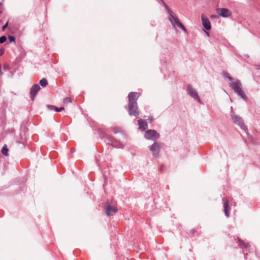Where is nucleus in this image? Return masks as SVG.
I'll use <instances>...</instances> for the list:
<instances>
[{
	"mask_svg": "<svg viewBox=\"0 0 260 260\" xmlns=\"http://www.w3.org/2000/svg\"><path fill=\"white\" fill-rule=\"evenodd\" d=\"M159 171L162 172V166H161L160 169H159Z\"/></svg>",
	"mask_w": 260,
	"mask_h": 260,
	"instance_id": "nucleus-38",
	"label": "nucleus"
},
{
	"mask_svg": "<svg viewBox=\"0 0 260 260\" xmlns=\"http://www.w3.org/2000/svg\"><path fill=\"white\" fill-rule=\"evenodd\" d=\"M4 53V50H3V49L0 50V56H2V55H3Z\"/></svg>",
	"mask_w": 260,
	"mask_h": 260,
	"instance_id": "nucleus-31",
	"label": "nucleus"
},
{
	"mask_svg": "<svg viewBox=\"0 0 260 260\" xmlns=\"http://www.w3.org/2000/svg\"><path fill=\"white\" fill-rule=\"evenodd\" d=\"M162 5L164 6V7L165 8V9L167 10V11L170 15V16H172V15H173V12L169 8V7L167 5V4L165 2H162Z\"/></svg>",
	"mask_w": 260,
	"mask_h": 260,
	"instance_id": "nucleus-23",
	"label": "nucleus"
},
{
	"mask_svg": "<svg viewBox=\"0 0 260 260\" xmlns=\"http://www.w3.org/2000/svg\"><path fill=\"white\" fill-rule=\"evenodd\" d=\"M64 109V107H60V108H58V107H55L54 110L57 112H60L62 110H63Z\"/></svg>",
	"mask_w": 260,
	"mask_h": 260,
	"instance_id": "nucleus-27",
	"label": "nucleus"
},
{
	"mask_svg": "<svg viewBox=\"0 0 260 260\" xmlns=\"http://www.w3.org/2000/svg\"><path fill=\"white\" fill-rule=\"evenodd\" d=\"M108 142L107 143L112 146L118 148H122L124 145L118 140L114 138L111 135H107L106 136Z\"/></svg>",
	"mask_w": 260,
	"mask_h": 260,
	"instance_id": "nucleus-6",
	"label": "nucleus"
},
{
	"mask_svg": "<svg viewBox=\"0 0 260 260\" xmlns=\"http://www.w3.org/2000/svg\"><path fill=\"white\" fill-rule=\"evenodd\" d=\"M228 79L230 81H231L233 80V78L232 77H231V76H228Z\"/></svg>",
	"mask_w": 260,
	"mask_h": 260,
	"instance_id": "nucleus-32",
	"label": "nucleus"
},
{
	"mask_svg": "<svg viewBox=\"0 0 260 260\" xmlns=\"http://www.w3.org/2000/svg\"><path fill=\"white\" fill-rule=\"evenodd\" d=\"M7 40V37L5 36H3L0 37V43H4Z\"/></svg>",
	"mask_w": 260,
	"mask_h": 260,
	"instance_id": "nucleus-26",
	"label": "nucleus"
},
{
	"mask_svg": "<svg viewBox=\"0 0 260 260\" xmlns=\"http://www.w3.org/2000/svg\"><path fill=\"white\" fill-rule=\"evenodd\" d=\"M138 123L139 126V128L141 131H146V130L148 128V124L146 120H143L142 119H140L138 120Z\"/></svg>",
	"mask_w": 260,
	"mask_h": 260,
	"instance_id": "nucleus-16",
	"label": "nucleus"
},
{
	"mask_svg": "<svg viewBox=\"0 0 260 260\" xmlns=\"http://www.w3.org/2000/svg\"><path fill=\"white\" fill-rule=\"evenodd\" d=\"M40 90L39 85L35 84L32 86L30 91V97L31 100L34 101L37 92Z\"/></svg>",
	"mask_w": 260,
	"mask_h": 260,
	"instance_id": "nucleus-14",
	"label": "nucleus"
},
{
	"mask_svg": "<svg viewBox=\"0 0 260 260\" xmlns=\"http://www.w3.org/2000/svg\"><path fill=\"white\" fill-rule=\"evenodd\" d=\"M8 39L10 42H14L15 43H16L15 42V38L14 36H9L8 37Z\"/></svg>",
	"mask_w": 260,
	"mask_h": 260,
	"instance_id": "nucleus-25",
	"label": "nucleus"
},
{
	"mask_svg": "<svg viewBox=\"0 0 260 260\" xmlns=\"http://www.w3.org/2000/svg\"><path fill=\"white\" fill-rule=\"evenodd\" d=\"M206 33L207 35V36H209V32L206 31Z\"/></svg>",
	"mask_w": 260,
	"mask_h": 260,
	"instance_id": "nucleus-39",
	"label": "nucleus"
},
{
	"mask_svg": "<svg viewBox=\"0 0 260 260\" xmlns=\"http://www.w3.org/2000/svg\"><path fill=\"white\" fill-rule=\"evenodd\" d=\"M75 148H72L71 149V153H73L74 152H75Z\"/></svg>",
	"mask_w": 260,
	"mask_h": 260,
	"instance_id": "nucleus-36",
	"label": "nucleus"
},
{
	"mask_svg": "<svg viewBox=\"0 0 260 260\" xmlns=\"http://www.w3.org/2000/svg\"><path fill=\"white\" fill-rule=\"evenodd\" d=\"M196 232V230L194 228L190 230V233L191 234H193Z\"/></svg>",
	"mask_w": 260,
	"mask_h": 260,
	"instance_id": "nucleus-30",
	"label": "nucleus"
},
{
	"mask_svg": "<svg viewBox=\"0 0 260 260\" xmlns=\"http://www.w3.org/2000/svg\"><path fill=\"white\" fill-rule=\"evenodd\" d=\"M231 113L232 119L233 120L234 123L239 125L241 129L244 131L247 130V128L244 123L242 118L238 115H235L232 111Z\"/></svg>",
	"mask_w": 260,
	"mask_h": 260,
	"instance_id": "nucleus-7",
	"label": "nucleus"
},
{
	"mask_svg": "<svg viewBox=\"0 0 260 260\" xmlns=\"http://www.w3.org/2000/svg\"><path fill=\"white\" fill-rule=\"evenodd\" d=\"M223 73L224 74V77H225V78H228V77L229 76H228V74H227L226 73H225V72H223Z\"/></svg>",
	"mask_w": 260,
	"mask_h": 260,
	"instance_id": "nucleus-34",
	"label": "nucleus"
},
{
	"mask_svg": "<svg viewBox=\"0 0 260 260\" xmlns=\"http://www.w3.org/2000/svg\"><path fill=\"white\" fill-rule=\"evenodd\" d=\"M117 211V208L114 206L108 204L105 206V214L108 216H113Z\"/></svg>",
	"mask_w": 260,
	"mask_h": 260,
	"instance_id": "nucleus-11",
	"label": "nucleus"
},
{
	"mask_svg": "<svg viewBox=\"0 0 260 260\" xmlns=\"http://www.w3.org/2000/svg\"><path fill=\"white\" fill-rule=\"evenodd\" d=\"M171 17L174 21L173 22L172 19L170 18V21L171 22L172 25H174V24H175L183 31H186V29L185 26L181 23V22L180 21L179 19L178 18L177 16H174V15H172V16H171Z\"/></svg>",
	"mask_w": 260,
	"mask_h": 260,
	"instance_id": "nucleus-13",
	"label": "nucleus"
},
{
	"mask_svg": "<svg viewBox=\"0 0 260 260\" xmlns=\"http://www.w3.org/2000/svg\"><path fill=\"white\" fill-rule=\"evenodd\" d=\"M158 3L162 4V2H165L163 0H156Z\"/></svg>",
	"mask_w": 260,
	"mask_h": 260,
	"instance_id": "nucleus-35",
	"label": "nucleus"
},
{
	"mask_svg": "<svg viewBox=\"0 0 260 260\" xmlns=\"http://www.w3.org/2000/svg\"><path fill=\"white\" fill-rule=\"evenodd\" d=\"M72 101V100L71 98L67 97L63 99V102L65 104H68L69 103H71Z\"/></svg>",
	"mask_w": 260,
	"mask_h": 260,
	"instance_id": "nucleus-24",
	"label": "nucleus"
},
{
	"mask_svg": "<svg viewBox=\"0 0 260 260\" xmlns=\"http://www.w3.org/2000/svg\"><path fill=\"white\" fill-rule=\"evenodd\" d=\"M152 119H150V122H152Z\"/></svg>",
	"mask_w": 260,
	"mask_h": 260,
	"instance_id": "nucleus-40",
	"label": "nucleus"
},
{
	"mask_svg": "<svg viewBox=\"0 0 260 260\" xmlns=\"http://www.w3.org/2000/svg\"><path fill=\"white\" fill-rule=\"evenodd\" d=\"M112 131L114 134L120 133L122 132V129L121 128L119 127H113L112 128Z\"/></svg>",
	"mask_w": 260,
	"mask_h": 260,
	"instance_id": "nucleus-21",
	"label": "nucleus"
},
{
	"mask_svg": "<svg viewBox=\"0 0 260 260\" xmlns=\"http://www.w3.org/2000/svg\"><path fill=\"white\" fill-rule=\"evenodd\" d=\"M223 73L224 74V77H225V78H228V77L229 76H228V74H227L226 73H225V72H223Z\"/></svg>",
	"mask_w": 260,
	"mask_h": 260,
	"instance_id": "nucleus-33",
	"label": "nucleus"
},
{
	"mask_svg": "<svg viewBox=\"0 0 260 260\" xmlns=\"http://www.w3.org/2000/svg\"><path fill=\"white\" fill-rule=\"evenodd\" d=\"M230 86L234 91L235 93L240 96L241 98L247 101L248 98L242 89V83L239 80L233 82L230 84Z\"/></svg>",
	"mask_w": 260,
	"mask_h": 260,
	"instance_id": "nucleus-2",
	"label": "nucleus"
},
{
	"mask_svg": "<svg viewBox=\"0 0 260 260\" xmlns=\"http://www.w3.org/2000/svg\"><path fill=\"white\" fill-rule=\"evenodd\" d=\"M48 108L50 110H54L56 106L53 105H47Z\"/></svg>",
	"mask_w": 260,
	"mask_h": 260,
	"instance_id": "nucleus-28",
	"label": "nucleus"
},
{
	"mask_svg": "<svg viewBox=\"0 0 260 260\" xmlns=\"http://www.w3.org/2000/svg\"><path fill=\"white\" fill-rule=\"evenodd\" d=\"M3 9L2 7H0V13H2L3 12Z\"/></svg>",
	"mask_w": 260,
	"mask_h": 260,
	"instance_id": "nucleus-37",
	"label": "nucleus"
},
{
	"mask_svg": "<svg viewBox=\"0 0 260 260\" xmlns=\"http://www.w3.org/2000/svg\"><path fill=\"white\" fill-rule=\"evenodd\" d=\"M202 21L203 25L204 28L206 30H209L211 29V23H210V21L209 20V19L207 18H204V17H202Z\"/></svg>",
	"mask_w": 260,
	"mask_h": 260,
	"instance_id": "nucleus-17",
	"label": "nucleus"
},
{
	"mask_svg": "<svg viewBox=\"0 0 260 260\" xmlns=\"http://www.w3.org/2000/svg\"><path fill=\"white\" fill-rule=\"evenodd\" d=\"M40 84L44 87L48 85V81L46 78H42L39 82Z\"/></svg>",
	"mask_w": 260,
	"mask_h": 260,
	"instance_id": "nucleus-20",
	"label": "nucleus"
},
{
	"mask_svg": "<svg viewBox=\"0 0 260 260\" xmlns=\"http://www.w3.org/2000/svg\"><path fill=\"white\" fill-rule=\"evenodd\" d=\"M8 152H9V149L8 148L7 145L5 144L3 146V147L2 148L1 152L4 155L7 156L9 155Z\"/></svg>",
	"mask_w": 260,
	"mask_h": 260,
	"instance_id": "nucleus-19",
	"label": "nucleus"
},
{
	"mask_svg": "<svg viewBox=\"0 0 260 260\" xmlns=\"http://www.w3.org/2000/svg\"><path fill=\"white\" fill-rule=\"evenodd\" d=\"M139 96V93L137 92H131L128 93V104L125 108L127 110L129 115L134 116L136 118L139 117V107L137 100Z\"/></svg>",
	"mask_w": 260,
	"mask_h": 260,
	"instance_id": "nucleus-1",
	"label": "nucleus"
},
{
	"mask_svg": "<svg viewBox=\"0 0 260 260\" xmlns=\"http://www.w3.org/2000/svg\"><path fill=\"white\" fill-rule=\"evenodd\" d=\"M8 24H9V22H8V21H7L6 22V23L3 26V30H5V29L8 27Z\"/></svg>",
	"mask_w": 260,
	"mask_h": 260,
	"instance_id": "nucleus-29",
	"label": "nucleus"
},
{
	"mask_svg": "<svg viewBox=\"0 0 260 260\" xmlns=\"http://www.w3.org/2000/svg\"><path fill=\"white\" fill-rule=\"evenodd\" d=\"M162 5L164 6V7L165 8V9L167 10V11L170 15V16H172V15H173V12L169 8V7L167 5V4L165 2H162Z\"/></svg>",
	"mask_w": 260,
	"mask_h": 260,
	"instance_id": "nucleus-22",
	"label": "nucleus"
},
{
	"mask_svg": "<svg viewBox=\"0 0 260 260\" xmlns=\"http://www.w3.org/2000/svg\"><path fill=\"white\" fill-rule=\"evenodd\" d=\"M238 241L239 242V246L241 248H245L246 249L248 248L249 245L248 243L244 242L240 238L238 237L237 238Z\"/></svg>",
	"mask_w": 260,
	"mask_h": 260,
	"instance_id": "nucleus-18",
	"label": "nucleus"
},
{
	"mask_svg": "<svg viewBox=\"0 0 260 260\" xmlns=\"http://www.w3.org/2000/svg\"><path fill=\"white\" fill-rule=\"evenodd\" d=\"M149 149L154 157H158L160 149V145L159 143L156 142H154L152 145L149 146Z\"/></svg>",
	"mask_w": 260,
	"mask_h": 260,
	"instance_id": "nucleus-10",
	"label": "nucleus"
},
{
	"mask_svg": "<svg viewBox=\"0 0 260 260\" xmlns=\"http://www.w3.org/2000/svg\"><path fill=\"white\" fill-rule=\"evenodd\" d=\"M187 92L194 100L198 101L200 103H202L197 92L190 84H187Z\"/></svg>",
	"mask_w": 260,
	"mask_h": 260,
	"instance_id": "nucleus-8",
	"label": "nucleus"
},
{
	"mask_svg": "<svg viewBox=\"0 0 260 260\" xmlns=\"http://www.w3.org/2000/svg\"><path fill=\"white\" fill-rule=\"evenodd\" d=\"M222 201L223 202V208H224V212L225 216L227 217H230V210H229V200L227 198H222Z\"/></svg>",
	"mask_w": 260,
	"mask_h": 260,
	"instance_id": "nucleus-15",
	"label": "nucleus"
},
{
	"mask_svg": "<svg viewBox=\"0 0 260 260\" xmlns=\"http://www.w3.org/2000/svg\"><path fill=\"white\" fill-rule=\"evenodd\" d=\"M216 11L220 16L222 17H228L232 15L231 11L226 8H217Z\"/></svg>",
	"mask_w": 260,
	"mask_h": 260,
	"instance_id": "nucleus-12",
	"label": "nucleus"
},
{
	"mask_svg": "<svg viewBox=\"0 0 260 260\" xmlns=\"http://www.w3.org/2000/svg\"><path fill=\"white\" fill-rule=\"evenodd\" d=\"M145 138L147 139L155 140L159 137V135L154 129H149L145 131L144 134Z\"/></svg>",
	"mask_w": 260,
	"mask_h": 260,
	"instance_id": "nucleus-9",
	"label": "nucleus"
},
{
	"mask_svg": "<svg viewBox=\"0 0 260 260\" xmlns=\"http://www.w3.org/2000/svg\"><path fill=\"white\" fill-rule=\"evenodd\" d=\"M2 5V3L0 2V5Z\"/></svg>",
	"mask_w": 260,
	"mask_h": 260,
	"instance_id": "nucleus-41",
	"label": "nucleus"
},
{
	"mask_svg": "<svg viewBox=\"0 0 260 260\" xmlns=\"http://www.w3.org/2000/svg\"><path fill=\"white\" fill-rule=\"evenodd\" d=\"M108 142L107 143L112 146L118 148H122L124 145L118 140L114 138L111 135H107L106 136Z\"/></svg>",
	"mask_w": 260,
	"mask_h": 260,
	"instance_id": "nucleus-3",
	"label": "nucleus"
},
{
	"mask_svg": "<svg viewBox=\"0 0 260 260\" xmlns=\"http://www.w3.org/2000/svg\"><path fill=\"white\" fill-rule=\"evenodd\" d=\"M108 142L107 143L112 146L118 148H122L124 145L118 140L114 138L111 135H107L106 136Z\"/></svg>",
	"mask_w": 260,
	"mask_h": 260,
	"instance_id": "nucleus-5",
	"label": "nucleus"
},
{
	"mask_svg": "<svg viewBox=\"0 0 260 260\" xmlns=\"http://www.w3.org/2000/svg\"><path fill=\"white\" fill-rule=\"evenodd\" d=\"M108 142L107 143L112 146L118 148H122L124 145L118 140L114 138L111 135H107L106 136Z\"/></svg>",
	"mask_w": 260,
	"mask_h": 260,
	"instance_id": "nucleus-4",
	"label": "nucleus"
}]
</instances>
